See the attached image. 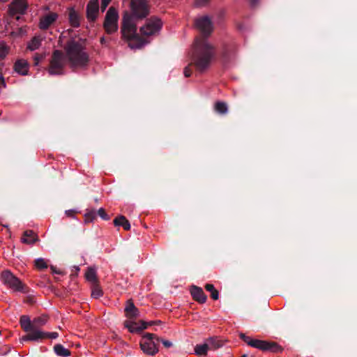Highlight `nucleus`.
Listing matches in <instances>:
<instances>
[{
    "label": "nucleus",
    "mask_w": 357,
    "mask_h": 357,
    "mask_svg": "<svg viewBox=\"0 0 357 357\" xmlns=\"http://www.w3.org/2000/svg\"><path fill=\"white\" fill-rule=\"evenodd\" d=\"M57 14L55 13H50L41 17L39 23L40 29H47L57 19Z\"/></svg>",
    "instance_id": "obj_16"
},
{
    "label": "nucleus",
    "mask_w": 357,
    "mask_h": 357,
    "mask_svg": "<svg viewBox=\"0 0 357 357\" xmlns=\"http://www.w3.org/2000/svg\"><path fill=\"white\" fill-rule=\"evenodd\" d=\"M8 51L9 47L4 43H0V60L8 54Z\"/></svg>",
    "instance_id": "obj_33"
},
{
    "label": "nucleus",
    "mask_w": 357,
    "mask_h": 357,
    "mask_svg": "<svg viewBox=\"0 0 357 357\" xmlns=\"http://www.w3.org/2000/svg\"><path fill=\"white\" fill-rule=\"evenodd\" d=\"M103 294L102 291L98 283L93 284L91 286V296L94 298H98Z\"/></svg>",
    "instance_id": "obj_29"
},
{
    "label": "nucleus",
    "mask_w": 357,
    "mask_h": 357,
    "mask_svg": "<svg viewBox=\"0 0 357 357\" xmlns=\"http://www.w3.org/2000/svg\"><path fill=\"white\" fill-rule=\"evenodd\" d=\"M241 357H247L246 354L243 355Z\"/></svg>",
    "instance_id": "obj_49"
},
{
    "label": "nucleus",
    "mask_w": 357,
    "mask_h": 357,
    "mask_svg": "<svg viewBox=\"0 0 357 357\" xmlns=\"http://www.w3.org/2000/svg\"><path fill=\"white\" fill-rule=\"evenodd\" d=\"M97 213L94 210H91L87 211L85 215V222H92L96 218Z\"/></svg>",
    "instance_id": "obj_32"
},
{
    "label": "nucleus",
    "mask_w": 357,
    "mask_h": 357,
    "mask_svg": "<svg viewBox=\"0 0 357 357\" xmlns=\"http://www.w3.org/2000/svg\"><path fill=\"white\" fill-rule=\"evenodd\" d=\"M43 39L44 38L40 35L33 36L27 43V50L30 51L38 50L40 47Z\"/></svg>",
    "instance_id": "obj_21"
},
{
    "label": "nucleus",
    "mask_w": 357,
    "mask_h": 357,
    "mask_svg": "<svg viewBox=\"0 0 357 357\" xmlns=\"http://www.w3.org/2000/svg\"><path fill=\"white\" fill-rule=\"evenodd\" d=\"M43 54H36L33 56V62L35 66H38L39 63L44 59Z\"/></svg>",
    "instance_id": "obj_37"
},
{
    "label": "nucleus",
    "mask_w": 357,
    "mask_h": 357,
    "mask_svg": "<svg viewBox=\"0 0 357 357\" xmlns=\"http://www.w3.org/2000/svg\"><path fill=\"white\" fill-rule=\"evenodd\" d=\"M231 53H234L235 52V48L234 47H231Z\"/></svg>",
    "instance_id": "obj_47"
},
{
    "label": "nucleus",
    "mask_w": 357,
    "mask_h": 357,
    "mask_svg": "<svg viewBox=\"0 0 357 357\" xmlns=\"http://www.w3.org/2000/svg\"><path fill=\"white\" fill-rule=\"evenodd\" d=\"M205 289L211 293V297L213 300H218L219 298V292L215 288L214 285L212 284H206L205 285Z\"/></svg>",
    "instance_id": "obj_30"
},
{
    "label": "nucleus",
    "mask_w": 357,
    "mask_h": 357,
    "mask_svg": "<svg viewBox=\"0 0 357 357\" xmlns=\"http://www.w3.org/2000/svg\"><path fill=\"white\" fill-rule=\"evenodd\" d=\"M139 310L134 305L133 302L130 300L128 301L125 308L126 317L128 318L127 320H132L137 318L139 316Z\"/></svg>",
    "instance_id": "obj_17"
},
{
    "label": "nucleus",
    "mask_w": 357,
    "mask_h": 357,
    "mask_svg": "<svg viewBox=\"0 0 357 357\" xmlns=\"http://www.w3.org/2000/svg\"><path fill=\"white\" fill-rule=\"evenodd\" d=\"M64 38H66L65 33H63L59 40L62 42Z\"/></svg>",
    "instance_id": "obj_45"
},
{
    "label": "nucleus",
    "mask_w": 357,
    "mask_h": 357,
    "mask_svg": "<svg viewBox=\"0 0 357 357\" xmlns=\"http://www.w3.org/2000/svg\"><path fill=\"white\" fill-rule=\"evenodd\" d=\"M214 109L220 114H225L228 112V107L225 102L218 101L214 105Z\"/></svg>",
    "instance_id": "obj_27"
},
{
    "label": "nucleus",
    "mask_w": 357,
    "mask_h": 357,
    "mask_svg": "<svg viewBox=\"0 0 357 357\" xmlns=\"http://www.w3.org/2000/svg\"><path fill=\"white\" fill-rule=\"evenodd\" d=\"M161 341H162V344L167 348H169L172 346V343L169 340H162Z\"/></svg>",
    "instance_id": "obj_41"
},
{
    "label": "nucleus",
    "mask_w": 357,
    "mask_h": 357,
    "mask_svg": "<svg viewBox=\"0 0 357 357\" xmlns=\"http://www.w3.org/2000/svg\"><path fill=\"white\" fill-rule=\"evenodd\" d=\"M124 326L128 329L130 333H139L142 330L148 328V324L144 321H139L138 322L132 320H126Z\"/></svg>",
    "instance_id": "obj_13"
},
{
    "label": "nucleus",
    "mask_w": 357,
    "mask_h": 357,
    "mask_svg": "<svg viewBox=\"0 0 357 357\" xmlns=\"http://www.w3.org/2000/svg\"><path fill=\"white\" fill-rule=\"evenodd\" d=\"M215 56V48L207 40L198 38L195 40L190 64L184 69V75L188 77L192 74L191 66L199 73L206 71Z\"/></svg>",
    "instance_id": "obj_1"
},
{
    "label": "nucleus",
    "mask_w": 357,
    "mask_h": 357,
    "mask_svg": "<svg viewBox=\"0 0 357 357\" xmlns=\"http://www.w3.org/2000/svg\"><path fill=\"white\" fill-rule=\"evenodd\" d=\"M97 213L102 219L105 220H108L109 219V215L107 214L105 210L103 208H99Z\"/></svg>",
    "instance_id": "obj_36"
},
{
    "label": "nucleus",
    "mask_w": 357,
    "mask_h": 357,
    "mask_svg": "<svg viewBox=\"0 0 357 357\" xmlns=\"http://www.w3.org/2000/svg\"><path fill=\"white\" fill-rule=\"evenodd\" d=\"M114 224L115 226H121L123 228L128 231L130 229V224L128 222V220L123 215H120L119 217H116L114 220Z\"/></svg>",
    "instance_id": "obj_25"
},
{
    "label": "nucleus",
    "mask_w": 357,
    "mask_h": 357,
    "mask_svg": "<svg viewBox=\"0 0 357 357\" xmlns=\"http://www.w3.org/2000/svg\"><path fill=\"white\" fill-rule=\"evenodd\" d=\"M209 1L210 0H196V3L198 6H202V5L205 4V3H206Z\"/></svg>",
    "instance_id": "obj_42"
},
{
    "label": "nucleus",
    "mask_w": 357,
    "mask_h": 357,
    "mask_svg": "<svg viewBox=\"0 0 357 357\" xmlns=\"http://www.w3.org/2000/svg\"><path fill=\"white\" fill-rule=\"evenodd\" d=\"M27 32L28 27L26 26L20 28L17 31V33L21 36L26 34Z\"/></svg>",
    "instance_id": "obj_38"
},
{
    "label": "nucleus",
    "mask_w": 357,
    "mask_h": 357,
    "mask_svg": "<svg viewBox=\"0 0 357 357\" xmlns=\"http://www.w3.org/2000/svg\"><path fill=\"white\" fill-rule=\"evenodd\" d=\"M75 213V211L74 210H67V211H66V215L68 217H70V218H74Z\"/></svg>",
    "instance_id": "obj_40"
},
{
    "label": "nucleus",
    "mask_w": 357,
    "mask_h": 357,
    "mask_svg": "<svg viewBox=\"0 0 357 357\" xmlns=\"http://www.w3.org/2000/svg\"><path fill=\"white\" fill-rule=\"evenodd\" d=\"M239 336L248 345L261 351L274 353H278L282 351V348L276 342L254 339L243 333H241Z\"/></svg>",
    "instance_id": "obj_3"
},
{
    "label": "nucleus",
    "mask_w": 357,
    "mask_h": 357,
    "mask_svg": "<svg viewBox=\"0 0 357 357\" xmlns=\"http://www.w3.org/2000/svg\"><path fill=\"white\" fill-rule=\"evenodd\" d=\"M258 0H250L252 5H255Z\"/></svg>",
    "instance_id": "obj_46"
},
{
    "label": "nucleus",
    "mask_w": 357,
    "mask_h": 357,
    "mask_svg": "<svg viewBox=\"0 0 357 357\" xmlns=\"http://www.w3.org/2000/svg\"><path fill=\"white\" fill-rule=\"evenodd\" d=\"M162 23L158 17H151L145 24L140 29V32L143 36H152L159 32L162 28Z\"/></svg>",
    "instance_id": "obj_11"
},
{
    "label": "nucleus",
    "mask_w": 357,
    "mask_h": 357,
    "mask_svg": "<svg viewBox=\"0 0 357 357\" xmlns=\"http://www.w3.org/2000/svg\"><path fill=\"white\" fill-rule=\"evenodd\" d=\"M207 343L209 345V349H216L223 345L221 340L211 337L207 340Z\"/></svg>",
    "instance_id": "obj_31"
},
{
    "label": "nucleus",
    "mask_w": 357,
    "mask_h": 357,
    "mask_svg": "<svg viewBox=\"0 0 357 357\" xmlns=\"http://www.w3.org/2000/svg\"><path fill=\"white\" fill-rule=\"evenodd\" d=\"M14 68L17 73L25 75L27 74L29 70V64L26 61L20 59L15 62Z\"/></svg>",
    "instance_id": "obj_22"
},
{
    "label": "nucleus",
    "mask_w": 357,
    "mask_h": 357,
    "mask_svg": "<svg viewBox=\"0 0 357 357\" xmlns=\"http://www.w3.org/2000/svg\"><path fill=\"white\" fill-rule=\"evenodd\" d=\"M20 323L22 328L26 332L27 334H30L33 331V320L31 321L28 316H22Z\"/></svg>",
    "instance_id": "obj_20"
},
{
    "label": "nucleus",
    "mask_w": 357,
    "mask_h": 357,
    "mask_svg": "<svg viewBox=\"0 0 357 357\" xmlns=\"http://www.w3.org/2000/svg\"><path fill=\"white\" fill-rule=\"evenodd\" d=\"M65 66V58L61 50H54L50 63L49 73L51 75L62 74Z\"/></svg>",
    "instance_id": "obj_9"
},
{
    "label": "nucleus",
    "mask_w": 357,
    "mask_h": 357,
    "mask_svg": "<svg viewBox=\"0 0 357 357\" xmlns=\"http://www.w3.org/2000/svg\"><path fill=\"white\" fill-rule=\"evenodd\" d=\"M43 334L44 335L40 337L39 340H43L45 339H56L59 336V334L56 332L46 333L43 331Z\"/></svg>",
    "instance_id": "obj_35"
},
{
    "label": "nucleus",
    "mask_w": 357,
    "mask_h": 357,
    "mask_svg": "<svg viewBox=\"0 0 357 357\" xmlns=\"http://www.w3.org/2000/svg\"><path fill=\"white\" fill-rule=\"evenodd\" d=\"M131 12L128 15L135 20L146 17L149 12V6L145 0H132L130 2Z\"/></svg>",
    "instance_id": "obj_7"
},
{
    "label": "nucleus",
    "mask_w": 357,
    "mask_h": 357,
    "mask_svg": "<svg viewBox=\"0 0 357 357\" xmlns=\"http://www.w3.org/2000/svg\"><path fill=\"white\" fill-rule=\"evenodd\" d=\"M195 26L202 33V36L197 37L195 40L198 38H203L208 41L206 36H209L213 31V24L211 19L207 16L198 17L195 20Z\"/></svg>",
    "instance_id": "obj_12"
},
{
    "label": "nucleus",
    "mask_w": 357,
    "mask_h": 357,
    "mask_svg": "<svg viewBox=\"0 0 357 357\" xmlns=\"http://www.w3.org/2000/svg\"><path fill=\"white\" fill-rule=\"evenodd\" d=\"M27 8L26 0H14L9 6V13L11 15L23 14Z\"/></svg>",
    "instance_id": "obj_14"
},
{
    "label": "nucleus",
    "mask_w": 357,
    "mask_h": 357,
    "mask_svg": "<svg viewBox=\"0 0 357 357\" xmlns=\"http://www.w3.org/2000/svg\"><path fill=\"white\" fill-rule=\"evenodd\" d=\"M159 337L153 333H146L142 337L140 347L142 350L148 355L153 356L158 351Z\"/></svg>",
    "instance_id": "obj_5"
},
{
    "label": "nucleus",
    "mask_w": 357,
    "mask_h": 357,
    "mask_svg": "<svg viewBox=\"0 0 357 357\" xmlns=\"http://www.w3.org/2000/svg\"><path fill=\"white\" fill-rule=\"evenodd\" d=\"M121 32L123 37L128 40L138 38L137 20H133L128 15V12H126L123 15Z\"/></svg>",
    "instance_id": "obj_4"
},
{
    "label": "nucleus",
    "mask_w": 357,
    "mask_h": 357,
    "mask_svg": "<svg viewBox=\"0 0 357 357\" xmlns=\"http://www.w3.org/2000/svg\"><path fill=\"white\" fill-rule=\"evenodd\" d=\"M55 353L62 357H67L70 356V352L68 349H66L61 344H56L54 347Z\"/></svg>",
    "instance_id": "obj_28"
},
{
    "label": "nucleus",
    "mask_w": 357,
    "mask_h": 357,
    "mask_svg": "<svg viewBox=\"0 0 357 357\" xmlns=\"http://www.w3.org/2000/svg\"><path fill=\"white\" fill-rule=\"evenodd\" d=\"M35 266L37 268H38L40 270L45 269L47 267V262L43 258L37 259L35 261Z\"/></svg>",
    "instance_id": "obj_34"
},
{
    "label": "nucleus",
    "mask_w": 357,
    "mask_h": 357,
    "mask_svg": "<svg viewBox=\"0 0 357 357\" xmlns=\"http://www.w3.org/2000/svg\"><path fill=\"white\" fill-rule=\"evenodd\" d=\"M66 59L73 69L86 67L89 55L86 51V40L79 37H72L63 46Z\"/></svg>",
    "instance_id": "obj_2"
},
{
    "label": "nucleus",
    "mask_w": 357,
    "mask_h": 357,
    "mask_svg": "<svg viewBox=\"0 0 357 357\" xmlns=\"http://www.w3.org/2000/svg\"><path fill=\"white\" fill-rule=\"evenodd\" d=\"M99 13L98 0H90L86 6V17L89 21H95Z\"/></svg>",
    "instance_id": "obj_15"
},
{
    "label": "nucleus",
    "mask_w": 357,
    "mask_h": 357,
    "mask_svg": "<svg viewBox=\"0 0 357 357\" xmlns=\"http://www.w3.org/2000/svg\"><path fill=\"white\" fill-rule=\"evenodd\" d=\"M68 15L70 25L74 27H78L80 24L79 16L74 8H71L69 9Z\"/></svg>",
    "instance_id": "obj_23"
},
{
    "label": "nucleus",
    "mask_w": 357,
    "mask_h": 357,
    "mask_svg": "<svg viewBox=\"0 0 357 357\" xmlns=\"http://www.w3.org/2000/svg\"><path fill=\"white\" fill-rule=\"evenodd\" d=\"M146 323L148 324V326H149L155 324H160L162 322L160 321H151Z\"/></svg>",
    "instance_id": "obj_43"
},
{
    "label": "nucleus",
    "mask_w": 357,
    "mask_h": 357,
    "mask_svg": "<svg viewBox=\"0 0 357 357\" xmlns=\"http://www.w3.org/2000/svg\"><path fill=\"white\" fill-rule=\"evenodd\" d=\"M222 54L224 56L227 57L228 56V53L227 52V50L226 48L224 50L223 52H222Z\"/></svg>",
    "instance_id": "obj_44"
},
{
    "label": "nucleus",
    "mask_w": 357,
    "mask_h": 357,
    "mask_svg": "<svg viewBox=\"0 0 357 357\" xmlns=\"http://www.w3.org/2000/svg\"><path fill=\"white\" fill-rule=\"evenodd\" d=\"M104 41H105L104 38H102L100 39V42H101V43H104Z\"/></svg>",
    "instance_id": "obj_48"
},
{
    "label": "nucleus",
    "mask_w": 357,
    "mask_h": 357,
    "mask_svg": "<svg viewBox=\"0 0 357 357\" xmlns=\"http://www.w3.org/2000/svg\"><path fill=\"white\" fill-rule=\"evenodd\" d=\"M0 280L4 285L14 291H24L25 285L14 275L10 271L4 270L1 272Z\"/></svg>",
    "instance_id": "obj_6"
},
{
    "label": "nucleus",
    "mask_w": 357,
    "mask_h": 357,
    "mask_svg": "<svg viewBox=\"0 0 357 357\" xmlns=\"http://www.w3.org/2000/svg\"><path fill=\"white\" fill-rule=\"evenodd\" d=\"M48 317L45 315L34 318L33 319V331L30 334H26L22 337V341H39L40 337L43 335V331L40 328L47 321Z\"/></svg>",
    "instance_id": "obj_8"
},
{
    "label": "nucleus",
    "mask_w": 357,
    "mask_h": 357,
    "mask_svg": "<svg viewBox=\"0 0 357 357\" xmlns=\"http://www.w3.org/2000/svg\"><path fill=\"white\" fill-rule=\"evenodd\" d=\"M38 241L37 234L32 230H26L23 233L21 238L22 243L32 245Z\"/></svg>",
    "instance_id": "obj_19"
},
{
    "label": "nucleus",
    "mask_w": 357,
    "mask_h": 357,
    "mask_svg": "<svg viewBox=\"0 0 357 357\" xmlns=\"http://www.w3.org/2000/svg\"><path fill=\"white\" fill-rule=\"evenodd\" d=\"M190 293L193 299L196 301L200 303H204L206 302V296L202 288L194 286L191 288Z\"/></svg>",
    "instance_id": "obj_18"
},
{
    "label": "nucleus",
    "mask_w": 357,
    "mask_h": 357,
    "mask_svg": "<svg viewBox=\"0 0 357 357\" xmlns=\"http://www.w3.org/2000/svg\"><path fill=\"white\" fill-rule=\"evenodd\" d=\"M85 278L88 282H91V284L98 283V280L97 278L96 268L92 267L88 268L85 273Z\"/></svg>",
    "instance_id": "obj_24"
},
{
    "label": "nucleus",
    "mask_w": 357,
    "mask_h": 357,
    "mask_svg": "<svg viewBox=\"0 0 357 357\" xmlns=\"http://www.w3.org/2000/svg\"><path fill=\"white\" fill-rule=\"evenodd\" d=\"M102 1V9L104 10L107 6L109 5V3H110V1L112 0H101Z\"/></svg>",
    "instance_id": "obj_39"
},
{
    "label": "nucleus",
    "mask_w": 357,
    "mask_h": 357,
    "mask_svg": "<svg viewBox=\"0 0 357 357\" xmlns=\"http://www.w3.org/2000/svg\"><path fill=\"white\" fill-rule=\"evenodd\" d=\"M118 11L114 7H110L107 10L104 22V29L107 33H112L118 29Z\"/></svg>",
    "instance_id": "obj_10"
},
{
    "label": "nucleus",
    "mask_w": 357,
    "mask_h": 357,
    "mask_svg": "<svg viewBox=\"0 0 357 357\" xmlns=\"http://www.w3.org/2000/svg\"><path fill=\"white\" fill-rule=\"evenodd\" d=\"M208 349H209V345L208 344V343L197 344L195 347V354L199 356H205L207 355Z\"/></svg>",
    "instance_id": "obj_26"
}]
</instances>
